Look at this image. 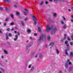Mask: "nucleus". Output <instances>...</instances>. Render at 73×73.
Returning a JSON list of instances; mask_svg holds the SVG:
<instances>
[{
  "label": "nucleus",
  "mask_w": 73,
  "mask_h": 73,
  "mask_svg": "<svg viewBox=\"0 0 73 73\" xmlns=\"http://www.w3.org/2000/svg\"><path fill=\"white\" fill-rule=\"evenodd\" d=\"M4 52L5 53V54H8V52L7 50H4Z\"/></svg>",
  "instance_id": "nucleus-12"
},
{
  "label": "nucleus",
  "mask_w": 73,
  "mask_h": 73,
  "mask_svg": "<svg viewBox=\"0 0 73 73\" xmlns=\"http://www.w3.org/2000/svg\"><path fill=\"white\" fill-rule=\"evenodd\" d=\"M33 17L34 19V24L35 25H36L37 24V22L35 21V20H37V18L35 17L34 16H33Z\"/></svg>",
  "instance_id": "nucleus-4"
},
{
  "label": "nucleus",
  "mask_w": 73,
  "mask_h": 73,
  "mask_svg": "<svg viewBox=\"0 0 73 73\" xmlns=\"http://www.w3.org/2000/svg\"><path fill=\"white\" fill-rule=\"evenodd\" d=\"M45 46L46 48H47L48 47V45L47 44H46L45 45Z\"/></svg>",
  "instance_id": "nucleus-53"
},
{
  "label": "nucleus",
  "mask_w": 73,
  "mask_h": 73,
  "mask_svg": "<svg viewBox=\"0 0 73 73\" xmlns=\"http://www.w3.org/2000/svg\"><path fill=\"white\" fill-rule=\"evenodd\" d=\"M72 10H73V7H72Z\"/></svg>",
  "instance_id": "nucleus-62"
},
{
  "label": "nucleus",
  "mask_w": 73,
  "mask_h": 73,
  "mask_svg": "<svg viewBox=\"0 0 73 73\" xmlns=\"http://www.w3.org/2000/svg\"><path fill=\"white\" fill-rule=\"evenodd\" d=\"M66 62L68 64V65H72V62H70V60L68 59Z\"/></svg>",
  "instance_id": "nucleus-6"
},
{
  "label": "nucleus",
  "mask_w": 73,
  "mask_h": 73,
  "mask_svg": "<svg viewBox=\"0 0 73 73\" xmlns=\"http://www.w3.org/2000/svg\"><path fill=\"white\" fill-rule=\"evenodd\" d=\"M54 2L55 3H56V2L58 1V0H54Z\"/></svg>",
  "instance_id": "nucleus-41"
},
{
  "label": "nucleus",
  "mask_w": 73,
  "mask_h": 73,
  "mask_svg": "<svg viewBox=\"0 0 73 73\" xmlns=\"http://www.w3.org/2000/svg\"><path fill=\"white\" fill-rule=\"evenodd\" d=\"M6 40H8V39H9V38H8V35H7V34H6Z\"/></svg>",
  "instance_id": "nucleus-19"
},
{
  "label": "nucleus",
  "mask_w": 73,
  "mask_h": 73,
  "mask_svg": "<svg viewBox=\"0 0 73 73\" xmlns=\"http://www.w3.org/2000/svg\"><path fill=\"white\" fill-rule=\"evenodd\" d=\"M66 34H64V37L63 38V40H66Z\"/></svg>",
  "instance_id": "nucleus-11"
},
{
  "label": "nucleus",
  "mask_w": 73,
  "mask_h": 73,
  "mask_svg": "<svg viewBox=\"0 0 73 73\" xmlns=\"http://www.w3.org/2000/svg\"><path fill=\"white\" fill-rule=\"evenodd\" d=\"M11 17L12 19H13V18H14V17L13 16V14L11 15Z\"/></svg>",
  "instance_id": "nucleus-31"
},
{
  "label": "nucleus",
  "mask_w": 73,
  "mask_h": 73,
  "mask_svg": "<svg viewBox=\"0 0 73 73\" xmlns=\"http://www.w3.org/2000/svg\"><path fill=\"white\" fill-rule=\"evenodd\" d=\"M72 18L73 19V15H72Z\"/></svg>",
  "instance_id": "nucleus-64"
},
{
  "label": "nucleus",
  "mask_w": 73,
  "mask_h": 73,
  "mask_svg": "<svg viewBox=\"0 0 73 73\" xmlns=\"http://www.w3.org/2000/svg\"><path fill=\"white\" fill-rule=\"evenodd\" d=\"M30 40H32V37H30Z\"/></svg>",
  "instance_id": "nucleus-55"
},
{
  "label": "nucleus",
  "mask_w": 73,
  "mask_h": 73,
  "mask_svg": "<svg viewBox=\"0 0 73 73\" xmlns=\"http://www.w3.org/2000/svg\"><path fill=\"white\" fill-rule=\"evenodd\" d=\"M11 31H14V29L13 28L11 29Z\"/></svg>",
  "instance_id": "nucleus-58"
},
{
  "label": "nucleus",
  "mask_w": 73,
  "mask_h": 73,
  "mask_svg": "<svg viewBox=\"0 0 73 73\" xmlns=\"http://www.w3.org/2000/svg\"><path fill=\"white\" fill-rule=\"evenodd\" d=\"M14 7L15 8H17V5H14Z\"/></svg>",
  "instance_id": "nucleus-43"
},
{
  "label": "nucleus",
  "mask_w": 73,
  "mask_h": 73,
  "mask_svg": "<svg viewBox=\"0 0 73 73\" xmlns=\"http://www.w3.org/2000/svg\"><path fill=\"white\" fill-rule=\"evenodd\" d=\"M51 2L52 1V0H49Z\"/></svg>",
  "instance_id": "nucleus-60"
},
{
  "label": "nucleus",
  "mask_w": 73,
  "mask_h": 73,
  "mask_svg": "<svg viewBox=\"0 0 73 73\" xmlns=\"http://www.w3.org/2000/svg\"><path fill=\"white\" fill-rule=\"evenodd\" d=\"M11 25H14V23L13 22H12L11 24Z\"/></svg>",
  "instance_id": "nucleus-40"
},
{
  "label": "nucleus",
  "mask_w": 73,
  "mask_h": 73,
  "mask_svg": "<svg viewBox=\"0 0 73 73\" xmlns=\"http://www.w3.org/2000/svg\"><path fill=\"white\" fill-rule=\"evenodd\" d=\"M38 55V54H37L36 55V57H37V55Z\"/></svg>",
  "instance_id": "nucleus-61"
},
{
  "label": "nucleus",
  "mask_w": 73,
  "mask_h": 73,
  "mask_svg": "<svg viewBox=\"0 0 73 73\" xmlns=\"http://www.w3.org/2000/svg\"><path fill=\"white\" fill-rule=\"evenodd\" d=\"M37 35H38V34L36 33H35L34 34V35L35 36H37Z\"/></svg>",
  "instance_id": "nucleus-32"
},
{
  "label": "nucleus",
  "mask_w": 73,
  "mask_h": 73,
  "mask_svg": "<svg viewBox=\"0 0 73 73\" xmlns=\"http://www.w3.org/2000/svg\"><path fill=\"white\" fill-rule=\"evenodd\" d=\"M57 29L56 28V27H55L54 29L53 30V32L56 31H57Z\"/></svg>",
  "instance_id": "nucleus-26"
},
{
  "label": "nucleus",
  "mask_w": 73,
  "mask_h": 73,
  "mask_svg": "<svg viewBox=\"0 0 73 73\" xmlns=\"http://www.w3.org/2000/svg\"><path fill=\"white\" fill-rule=\"evenodd\" d=\"M18 35H20V33L19 32H18L17 33Z\"/></svg>",
  "instance_id": "nucleus-52"
},
{
  "label": "nucleus",
  "mask_w": 73,
  "mask_h": 73,
  "mask_svg": "<svg viewBox=\"0 0 73 73\" xmlns=\"http://www.w3.org/2000/svg\"><path fill=\"white\" fill-rule=\"evenodd\" d=\"M28 20V18H26L25 19V21H27Z\"/></svg>",
  "instance_id": "nucleus-34"
},
{
  "label": "nucleus",
  "mask_w": 73,
  "mask_h": 73,
  "mask_svg": "<svg viewBox=\"0 0 73 73\" xmlns=\"http://www.w3.org/2000/svg\"><path fill=\"white\" fill-rule=\"evenodd\" d=\"M18 37H18V35H15V38L14 39V41H16L18 39Z\"/></svg>",
  "instance_id": "nucleus-7"
},
{
  "label": "nucleus",
  "mask_w": 73,
  "mask_h": 73,
  "mask_svg": "<svg viewBox=\"0 0 73 73\" xmlns=\"http://www.w3.org/2000/svg\"><path fill=\"white\" fill-rule=\"evenodd\" d=\"M70 45H73V42H70Z\"/></svg>",
  "instance_id": "nucleus-36"
},
{
  "label": "nucleus",
  "mask_w": 73,
  "mask_h": 73,
  "mask_svg": "<svg viewBox=\"0 0 73 73\" xmlns=\"http://www.w3.org/2000/svg\"><path fill=\"white\" fill-rule=\"evenodd\" d=\"M3 1H5V2H8V3H10V0H3Z\"/></svg>",
  "instance_id": "nucleus-14"
},
{
  "label": "nucleus",
  "mask_w": 73,
  "mask_h": 73,
  "mask_svg": "<svg viewBox=\"0 0 73 73\" xmlns=\"http://www.w3.org/2000/svg\"><path fill=\"white\" fill-rule=\"evenodd\" d=\"M73 68V66H72L69 67L68 70L69 72H70L72 71V69Z\"/></svg>",
  "instance_id": "nucleus-8"
},
{
  "label": "nucleus",
  "mask_w": 73,
  "mask_h": 73,
  "mask_svg": "<svg viewBox=\"0 0 73 73\" xmlns=\"http://www.w3.org/2000/svg\"><path fill=\"white\" fill-rule=\"evenodd\" d=\"M68 11H69L70 12V9H69L68 10Z\"/></svg>",
  "instance_id": "nucleus-63"
},
{
  "label": "nucleus",
  "mask_w": 73,
  "mask_h": 73,
  "mask_svg": "<svg viewBox=\"0 0 73 73\" xmlns=\"http://www.w3.org/2000/svg\"><path fill=\"white\" fill-rule=\"evenodd\" d=\"M66 45V46L67 47H68L69 45V44H67Z\"/></svg>",
  "instance_id": "nucleus-51"
},
{
  "label": "nucleus",
  "mask_w": 73,
  "mask_h": 73,
  "mask_svg": "<svg viewBox=\"0 0 73 73\" xmlns=\"http://www.w3.org/2000/svg\"><path fill=\"white\" fill-rule=\"evenodd\" d=\"M32 67V65L31 64H30L29 66V68H31Z\"/></svg>",
  "instance_id": "nucleus-33"
},
{
  "label": "nucleus",
  "mask_w": 73,
  "mask_h": 73,
  "mask_svg": "<svg viewBox=\"0 0 73 73\" xmlns=\"http://www.w3.org/2000/svg\"><path fill=\"white\" fill-rule=\"evenodd\" d=\"M48 40H50V36H48Z\"/></svg>",
  "instance_id": "nucleus-29"
},
{
  "label": "nucleus",
  "mask_w": 73,
  "mask_h": 73,
  "mask_svg": "<svg viewBox=\"0 0 73 73\" xmlns=\"http://www.w3.org/2000/svg\"><path fill=\"white\" fill-rule=\"evenodd\" d=\"M12 36V35L11 33H9V36Z\"/></svg>",
  "instance_id": "nucleus-44"
},
{
  "label": "nucleus",
  "mask_w": 73,
  "mask_h": 73,
  "mask_svg": "<svg viewBox=\"0 0 73 73\" xmlns=\"http://www.w3.org/2000/svg\"><path fill=\"white\" fill-rule=\"evenodd\" d=\"M16 14L17 15H19L20 14V13L19 12H17Z\"/></svg>",
  "instance_id": "nucleus-38"
},
{
  "label": "nucleus",
  "mask_w": 73,
  "mask_h": 73,
  "mask_svg": "<svg viewBox=\"0 0 73 73\" xmlns=\"http://www.w3.org/2000/svg\"><path fill=\"white\" fill-rule=\"evenodd\" d=\"M14 33H15V34L17 33V31H14Z\"/></svg>",
  "instance_id": "nucleus-54"
},
{
  "label": "nucleus",
  "mask_w": 73,
  "mask_h": 73,
  "mask_svg": "<svg viewBox=\"0 0 73 73\" xmlns=\"http://www.w3.org/2000/svg\"><path fill=\"white\" fill-rule=\"evenodd\" d=\"M0 9L1 11H3V8H2L1 7H0Z\"/></svg>",
  "instance_id": "nucleus-42"
},
{
  "label": "nucleus",
  "mask_w": 73,
  "mask_h": 73,
  "mask_svg": "<svg viewBox=\"0 0 73 73\" xmlns=\"http://www.w3.org/2000/svg\"><path fill=\"white\" fill-rule=\"evenodd\" d=\"M50 27V26L49 25H47V27H46L47 31L48 32H49V31H50V30L51 29V28L49 27Z\"/></svg>",
  "instance_id": "nucleus-2"
},
{
  "label": "nucleus",
  "mask_w": 73,
  "mask_h": 73,
  "mask_svg": "<svg viewBox=\"0 0 73 73\" xmlns=\"http://www.w3.org/2000/svg\"><path fill=\"white\" fill-rule=\"evenodd\" d=\"M0 33H3V32H2V31H1L0 30Z\"/></svg>",
  "instance_id": "nucleus-56"
},
{
  "label": "nucleus",
  "mask_w": 73,
  "mask_h": 73,
  "mask_svg": "<svg viewBox=\"0 0 73 73\" xmlns=\"http://www.w3.org/2000/svg\"><path fill=\"white\" fill-rule=\"evenodd\" d=\"M1 58H4V56L2 55Z\"/></svg>",
  "instance_id": "nucleus-46"
},
{
  "label": "nucleus",
  "mask_w": 73,
  "mask_h": 73,
  "mask_svg": "<svg viewBox=\"0 0 73 73\" xmlns=\"http://www.w3.org/2000/svg\"><path fill=\"white\" fill-rule=\"evenodd\" d=\"M31 30L29 29H28V33H31Z\"/></svg>",
  "instance_id": "nucleus-35"
},
{
  "label": "nucleus",
  "mask_w": 73,
  "mask_h": 73,
  "mask_svg": "<svg viewBox=\"0 0 73 73\" xmlns=\"http://www.w3.org/2000/svg\"><path fill=\"white\" fill-rule=\"evenodd\" d=\"M39 57H40V58H42V55H39Z\"/></svg>",
  "instance_id": "nucleus-27"
},
{
  "label": "nucleus",
  "mask_w": 73,
  "mask_h": 73,
  "mask_svg": "<svg viewBox=\"0 0 73 73\" xmlns=\"http://www.w3.org/2000/svg\"><path fill=\"white\" fill-rule=\"evenodd\" d=\"M66 28V25H64L63 26V29H65Z\"/></svg>",
  "instance_id": "nucleus-22"
},
{
  "label": "nucleus",
  "mask_w": 73,
  "mask_h": 73,
  "mask_svg": "<svg viewBox=\"0 0 73 73\" xmlns=\"http://www.w3.org/2000/svg\"><path fill=\"white\" fill-rule=\"evenodd\" d=\"M38 32H41V29H40V28H38Z\"/></svg>",
  "instance_id": "nucleus-25"
},
{
  "label": "nucleus",
  "mask_w": 73,
  "mask_h": 73,
  "mask_svg": "<svg viewBox=\"0 0 73 73\" xmlns=\"http://www.w3.org/2000/svg\"><path fill=\"white\" fill-rule=\"evenodd\" d=\"M62 18H63V19L64 20H65V17H62Z\"/></svg>",
  "instance_id": "nucleus-47"
},
{
  "label": "nucleus",
  "mask_w": 73,
  "mask_h": 73,
  "mask_svg": "<svg viewBox=\"0 0 73 73\" xmlns=\"http://www.w3.org/2000/svg\"><path fill=\"white\" fill-rule=\"evenodd\" d=\"M34 69H35V66H33V67L31 69V71H33Z\"/></svg>",
  "instance_id": "nucleus-16"
},
{
  "label": "nucleus",
  "mask_w": 73,
  "mask_h": 73,
  "mask_svg": "<svg viewBox=\"0 0 73 73\" xmlns=\"http://www.w3.org/2000/svg\"><path fill=\"white\" fill-rule=\"evenodd\" d=\"M45 3L46 4H48V2L46 1L45 2Z\"/></svg>",
  "instance_id": "nucleus-50"
},
{
  "label": "nucleus",
  "mask_w": 73,
  "mask_h": 73,
  "mask_svg": "<svg viewBox=\"0 0 73 73\" xmlns=\"http://www.w3.org/2000/svg\"><path fill=\"white\" fill-rule=\"evenodd\" d=\"M33 44V42H31L29 43L28 45L27 46V48H29V47H31Z\"/></svg>",
  "instance_id": "nucleus-5"
},
{
  "label": "nucleus",
  "mask_w": 73,
  "mask_h": 73,
  "mask_svg": "<svg viewBox=\"0 0 73 73\" xmlns=\"http://www.w3.org/2000/svg\"><path fill=\"white\" fill-rule=\"evenodd\" d=\"M56 53H58H58H60V51H59V50L58 49H56Z\"/></svg>",
  "instance_id": "nucleus-17"
},
{
  "label": "nucleus",
  "mask_w": 73,
  "mask_h": 73,
  "mask_svg": "<svg viewBox=\"0 0 73 73\" xmlns=\"http://www.w3.org/2000/svg\"><path fill=\"white\" fill-rule=\"evenodd\" d=\"M59 73H62V71H59Z\"/></svg>",
  "instance_id": "nucleus-57"
},
{
  "label": "nucleus",
  "mask_w": 73,
  "mask_h": 73,
  "mask_svg": "<svg viewBox=\"0 0 73 73\" xmlns=\"http://www.w3.org/2000/svg\"><path fill=\"white\" fill-rule=\"evenodd\" d=\"M73 53L72 52H71L70 53V56L71 57H73Z\"/></svg>",
  "instance_id": "nucleus-23"
},
{
  "label": "nucleus",
  "mask_w": 73,
  "mask_h": 73,
  "mask_svg": "<svg viewBox=\"0 0 73 73\" xmlns=\"http://www.w3.org/2000/svg\"><path fill=\"white\" fill-rule=\"evenodd\" d=\"M56 15H57V14H56V13H54V17L56 16Z\"/></svg>",
  "instance_id": "nucleus-39"
},
{
  "label": "nucleus",
  "mask_w": 73,
  "mask_h": 73,
  "mask_svg": "<svg viewBox=\"0 0 73 73\" xmlns=\"http://www.w3.org/2000/svg\"><path fill=\"white\" fill-rule=\"evenodd\" d=\"M68 40H69V41H70V38L68 37Z\"/></svg>",
  "instance_id": "nucleus-48"
},
{
  "label": "nucleus",
  "mask_w": 73,
  "mask_h": 73,
  "mask_svg": "<svg viewBox=\"0 0 73 73\" xmlns=\"http://www.w3.org/2000/svg\"><path fill=\"white\" fill-rule=\"evenodd\" d=\"M67 49H66L65 50V54L67 55H68V51H67Z\"/></svg>",
  "instance_id": "nucleus-21"
},
{
  "label": "nucleus",
  "mask_w": 73,
  "mask_h": 73,
  "mask_svg": "<svg viewBox=\"0 0 73 73\" xmlns=\"http://www.w3.org/2000/svg\"><path fill=\"white\" fill-rule=\"evenodd\" d=\"M6 11H9V9H8V8H6Z\"/></svg>",
  "instance_id": "nucleus-30"
},
{
  "label": "nucleus",
  "mask_w": 73,
  "mask_h": 73,
  "mask_svg": "<svg viewBox=\"0 0 73 73\" xmlns=\"http://www.w3.org/2000/svg\"><path fill=\"white\" fill-rule=\"evenodd\" d=\"M4 25L5 26H6V25H7V23H5L4 24Z\"/></svg>",
  "instance_id": "nucleus-49"
},
{
  "label": "nucleus",
  "mask_w": 73,
  "mask_h": 73,
  "mask_svg": "<svg viewBox=\"0 0 73 73\" xmlns=\"http://www.w3.org/2000/svg\"><path fill=\"white\" fill-rule=\"evenodd\" d=\"M25 10L26 11H27V12H24V15L27 16V15H30V13H29V12H28V10H27L26 9H25Z\"/></svg>",
  "instance_id": "nucleus-3"
},
{
  "label": "nucleus",
  "mask_w": 73,
  "mask_h": 73,
  "mask_svg": "<svg viewBox=\"0 0 73 73\" xmlns=\"http://www.w3.org/2000/svg\"><path fill=\"white\" fill-rule=\"evenodd\" d=\"M44 4V1H41V2L40 4V5H42Z\"/></svg>",
  "instance_id": "nucleus-18"
},
{
  "label": "nucleus",
  "mask_w": 73,
  "mask_h": 73,
  "mask_svg": "<svg viewBox=\"0 0 73 73\" xmlns=\"http://www.w3.org/2000/svg\"><path fill=\"white\" fill-rule=\"evenodd\" d=\"M0 70L2 72H5V70L4 69H3V68H0Z\"/></svg>",
  "instance_id": "nucleus-13"
},
{
  "label": "nucleus",
  "mask_w": 73,
  "mask_h": 73,
  "mask_svg": "<svg viewBox=\"0 0 73 73\" xmlns=\"http://www.w3.org/2000/svg\"><path fill=\"white\" fill-rule=\"evenodd\" d=\"M9 19V17L5 19V21H8Z\"/></svg>",
  "instance_id": "nucleus-24"
},
{
  "label": "nucleus",
  "mask_w": 73,
  "mask_h": 73,
  "mask_svg": "<svg viewBox=\"0 0 73 73\" xmlns=\"http://www.w3.org/2000/svg\"><path fill=\"white\" fill-rule=\"evenodd\" d=\"M61 23L62 24H64V22L63 21H61Z\"/></svg>",
  "instance_id": "nucleus-37"
},
{
  "label": "nucleus",
  "mask_w": 73,
  "mask_h": 73,
  "mask_svg": "<svg viewBox=\"0 0 73 73\" xmlns=\"http://www.w3.org/2000/svg\"><path fill=\"white\" fill-rule=\"evenodd\" d=\"M9 30H10V29H9V28L7 29V31H9Z\"/></svg>",
  "instance_id": "nucleus-45"
},
{
  "label": "nucleus",
  "mask_w": 73,
  "mask_h": 73,
  "mask_svg": "<svg viewBox=\"0 0 73 73\" xmlns=\"http://www.w3.org/2000/svg\"><path fill=\"white\" fill-rule=\"evenodd\" d=\"M34 54H35V52H32V53L31 55V56L32 57L33 56H34Z\"/></svg>",
  "instance_id": "nucleus-20"
},
{
  "label": "nucleus",
  "mask_w": 73,
  "mask_h": 73,
  "mask_svg": "<svg viewBox=\"0 0 73 73\" xmlns=\"http://www.w3.org/2000/svg\"><path fill=\"white\" fill-rule=\"evenodd\" d=\"M71 21H72V22H73V19L71 20Z\"/></svg>",
  "instance_id": "nucleus-59"
},
{
  "label": "nucleus",
  "mask_w": 73,
  "mask_h": 73,
  "mask_svg": "<svg viewBox=\"0 0 73 73\" xmlns=\"http://www.w3.org/2000/svg\"><path fill=\"white\" fill-rule=\"evenodd\" d=\"M65 44H68V41L67 40H66L65 41Z\"/></svg>",
  "instance_id": "nucleus-28"
},
{
  "label": "nucleus",
  "mask_w": 73,
  "mask_h": 73,
  "mask_svg": "<svg viewBox=\"0 0 73 73\" xmlns=\"http://www.w3.org/2000/svg\"><path fill=\"white\" fill-rule=\"evenodd\" d=\"M65 66L66 68H68V67H69V66H68V64L66 62V63Z\"/></svg>",
  "instance_id": "nucleus-10"
},
{
  "label": "nucleus",
  "mask_w": 73,
  "mask_h": 73,
  "mask_svg": "<svg viewBox=\"0 0 73 73\" xmlns=\"http://www.w3.org/2000/svg\"><path fill=\"white\" fill-rule=\"evenodd\" d=\"M42 41L43 42H45V36H44L42 35L40 36V38L38 40V41Z\"/></svg>",
  "instance_id": "nucleus-1"
},
{
  "label": "nucleus",
  "mask_w": 73,
  "mask_h": 73,
  "mask_svg": "<svg viewBox=\"0 0 73 73\" xmlns=\"http://www.w3.org/2000/svg\"><path fill=\"white\" fill-rule=\"evenodd\" d=\"M21 24L22 25H23V26H24L25 25V23H24L23 21H21Z\"/></svg>",
  "instance_id": "nucleus-15"
},
{
  "label": "nucleus",
  "mask_w": 73,
  "mask_h": 73,
  "mask_svg": "<svg viewBox=\"0 0 73 73\" xmlns=\"http://www.w3.org/2000/svg\"><path fill=\"white\" fill-rule=\"evenodd\" d=\"M54 43L53 42H51L50 43V44H49V45H50L52 46H53V45H54Z\"/></svg>",
  "instance_id": "nucleus-9"
}]
</instances>
